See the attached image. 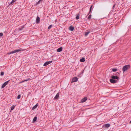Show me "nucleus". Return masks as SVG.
Masks as SVG:
<instances>
[{"mask_svg":"<svg viewBox=\"0 0 131 131\" xmlns=\"http://www.w3.org/2000/svg\"><path fill=\"white\" fill-rule=\"evenodd\" d=\"M111 79H110L111 83L113 84L115 83L118 82L119 80V78L118 76L112 75Z\"/></svg>","mask_w":131,"mask_h":131,"instance_id":"1","label":"nucleus"},{"mask_svg":"<svg viewBox=\"0 0 131 131\" xmlns=\"http://www.w3.org/2000/svg\"><path fill=\"white\" fill-rule=\"evenodd\" d=\"M59 95V92H58L55 96L54 98V100H57L58 99Z\"/></svg>","mask_w":131,"mask_h":131,"instance_id":"9","label":"nucleus"},{"mask_svg":"<svg viewBox=\"0 0 131 131\" xmlns=\"http://www.w3.org/2000/svg\"><path fill=\"white\" fill-rule=\"evenodd\" d=\"M110 126V125L109 124H106L103 125V127L105 128H108Z\"/></svg>","mask_w":131,"mask_h":131,"instance_id":"7","label":"nucleus"},{"mask_svg":"<svg viewBox=\"0 0 131 131\" xmlns=\"http://www.w3.org/2000/svg\"><path fill=\"white\" fill-rule=\"evenodd\" d=\"M87 99V98L86 97H84L81 100V102L82 103L85 102Z\"/></svg>","mask_w":131,"mask_h":131,"instance_id":"11","label":"nucleus"},{"mask_svg":"<svg viewBox=\"0 0 131 131\" xmlns=\"http://www.w3.org/2000/svg\"><path fill=\"white\" fill-rule=\"evenodd\" d=\"M15 106V105H12L11 107V110H13L14 109Z\"/></svg>","mask_w":131,"mask_h":131,"instance_id":"23","label":"nucleus"},{"mask_svg":"<svg viewBox=\"0 0 131 131\" xmlns=\"http://www.w3.org/2000/svg\"><path fill=\"white\" fill-rule=\"evenodd\" d=\"M10 81V80H9L6 82H5L4 83L2 84L1 88L2 89L4 88L7 84H8L9 81Z\"/></svg>","mask_w":131,"mask_h":131,"instance_id":"3","label":"nucleus"},{"mask_svg":"<svg viewBox=\"0 0 131 131\" xmlns=\"http://www.w3.org/2000/svg\"><path fill=\"white\" fill-rule=\"evenodd\" d=\"M30 80V79L29 78L28 79H27V80H24L23 81L21 82H20V83H23V82H25V81H28V80Z\"/></svg>","mask_w":131,"mask_h":131,"instance_id":"21","label":"nucleus"},{"mask_svg":"<svg viewBox=\"0 0 131 131\" xmlns=\"http://www.w3.org/2000/svg\"><path fill=\"white\" fill-rule=\"evenodd\" d=\"M80 61L81 62H84L85 61L84 58L82 57V58L81 59H80Z\"/></svg>","mask_w":131,"mask_h":131,"instance_id":"17","label":"nucleus"},{"mask_svg":"<svg viewBox=\"0 0 131 131\" xmlns=\"http://www.w3.org/2000/svg\"><path fill=\"white\" fill-rule=\"evenodd\" d=\"M130 68V65L129 64L124 66L122 69V70L123 71V72L124 73L126 71L128 70Z\"/></svg>","mask_w":131,"mask_h":131,"instance_id":"2","label":"nucleus"},{"mask_svg":"<svg viewBox=\"0 0 131 131\" xmlns=\"http://www.w3.org/2000/svg\"><path fill=\"white\" fill-rule=\"evenodd\" d=\"M38 103H37L36 105L34 106L32 108V110H34L38 106Z\"/></svg>","mask_w":131,"mask_h":131,"instance_id":"12","label":"nucleus"},{"mask_svg":"<svg viewBox=\"0 0 131 131\" xmlns=\"http://www.w3.org/2000/svg\"><path fill=\"white\" fill-rule=\"evenodd\" d=\"M3 35V34L2 32H1L0 33V37L2 36Z\"/></svg>","mask_w":131,"mask_h":131,"instance_id":"29","label":"nucleus"},{"mask_svg":"<svg viewBox=\"0 0 131 131\" xmlns=\"http://www.w3.org/2000/svg\"><path fill=\"white\" fill-rule=\"evenodd\" d=\"M62 47H60L57 50V51L58 52H60L62 50Z\"/></svg>","mask_w":131,"mask_h":131,"instance_id":"13","label":"nucleus"},{"mask_svg":"<svg viewBox=\"0 0 131 131\" xmlns=\"http://www.w3.org/2000/svg\"><path fill=\"white\" fill-rule=\"evenodd\" d=\"M21 97V95L20 94H19L18 95L17 97V99H19Z\"/></svg>","mask_w":131,"mask_h":131,"instance_id":"25","label":"nucleus"},{"mask_svg":"<svg viewBox=\"0 0 131 131\" xmlns=\"http://www.w3.org/2000/svg\"><path fill=\"white\" fill-rule=\"evenodd\" d=\"M52 62V61L46 62L43 64L44 66H46L49 64L51 63Z\"/></svg>","mask_w":131,"mask_h":131,"instance_id":"5","label":"nucleus"},{"mask_svg":"<svg viewBox=\"0 0 131 131\" xmlns=\"http://www.w3.org/2000/svg\"><path fill=\"white\" fill-rule=\"evenodd\" d=\"M90 32V31H89L88 32H86L85 34V36H86V37L87 36V35H88L89 33Z\"/></svg>","mask_w":131,"mask_h":131,"instance_id":"22","label":"nucleus"},{"mask_svg":"<svg viewBox=\"0 0 131 131\" xmlns=\"http://www.w3.org/2000/svg\"><path fill=\"white\" fill-rule=\"evenodd\" d=\"M24 27H22L21 28V30L23 29V28Z\"/></svg>","mask_w":131,"mask_h":131,"instance_id":"34","label":"nucleus"},{"mask_svg":"<svg viewBox=\"0 0 131 131\" xmlns=\"http://www.w3.org/2000/svg\"><path fill=\"white\" fill-rule=\"evenodd\" d=\"M52 27V25H50L48 27V29H50L51 28V27Z\"/></svg>","mask_w":131,"mask_h":131,"instance_id":"28","label":"nucleus"},{"mask_svg":"<svg viewBox=\"0 0 131 131\" xmlns=\"http://www.w3.org/2000/svg\"><path fill=\"white\" fill-rule=\"evenodd\" d=\"M117 70V69L116 68H113L112 69V71L113 72H116Z\"/></svg>","mask_w":131,"mask_h":131,"instance_id":"24","label":"nucleus"},{"mask_svg":"<svg viewBox=\"0 0 131 131\" xmlns=\"http://www.w3.org/2000/svg\"><path fill=\"white\" fill-rule=\"evenodd\" d=\"M116 4H114V5H113V7H112V8H113V9H114V7H115V6L116 5Z\"/></svg>","mask_w":131,"mask_h":131,"instance_id":"30","label":"nucleus"},{"mask_svg":"<svg viewBox=\"0 0 131 131\" xmlns=\"http://www.w3.org/2000/svg\"><path fill=\"white\" fill-rule=\"evenodd\" d=\"M4 74V72H1V73L0 75L1 76H3Z\"/></svg>","mask_w":131,"mask_h":131,"instance_id":"27","label":"nucleus"},{"mask_svg":"<svg viewBox=\"0 0 131 131\" xmlns=\"http://www.w3.org/2000/svg\"><path fill=\"white\" fill-rule=\"evenodd\" d=\"M18 29H19V30H21V28H19Z\"/></svg>","mask_w":131,"mask_h":131,"instance_id":"31","label":"nucleus"},{"mask_svg":"<svg viewBox=\"0 0 131 131\" xmlns=\"http://www.w3.org/2000/svg\"><path fill=\"white\" fill-rule=\"evenodd\" d=\"M21 50L19 49L15 50L14 51H12L10 52L9 54H13L16 52H18L20 51Z\"/></svg>","mask_w":131,"mask_h":131,"instance_id":"4","label":"nucleus"},{"mask_svg":"<svg viewBox=\"0 0 131 131\" xmlns=\"http://www.w3.org/2000/svg\"><path fill=\"white\" fill-rule=\"evenodd\" d=\"M119 75V73L118 72H116L114 73H113V75H114V76H115V75H116V76H118Z\"/></svg>","mask_w":131,"mask_h":131,"instance_id":"18","label":"nucleus"},{"mask_svg":"<svg viewBox=\"0 0 131 131\" xmlns=\"http://www.w3.org/2000/svg\"><path fill=\"white\" fill-rule=\"evenodd\" d=\"M37 117L36 116H35L34 117L33 119V120L32 123H35L36 122V121L37 120Z\"/></svg>","mask_w":131,"mask_h":131,"instance_id":"16","label":"nucleus"},{"mask_svg":"<svg viewBox=\"0 0 131 131\" xmlns=\"http://www.w3.org/2000/svg\"><path fill=\"white\" fill-rule=\"evenodd\" d=\"M78 80V78L76 77H73L72 79V81L71 83L73 82H76Z\"/></svg>","mask_w":131,"mask_h":131,"instance_id":"6","label":"nucleus"},{"mask_svg":"<svg viewBox=\"0 0 131 131\" xmlns=\"http://www.w3.org/2000/svg\"><path fill=\"white\" fill-rule=\"evenodd\" d=\"M80 16V15L79 14H78L75 17V19L77 20L79 18V16Z\"/></svg>","mask_w":131,"mask_h":131,"instance_id":"20","label":"nucleus"},{"mask_svg":"<svg viewBox=\"0 0 131 131\" xmlns=\"http://www.w3.org/2000/svg\"><path fill=\"white\" fill-rule=\"evenodd\" d=\"M91 16H92L91 15H89L88 18V19L90 20L91 18Z\"/></svg>","mask_w":131,"mask_h":131,"instance_id":"26","label":"nucleus"},{"mask_svg":"<svg viewBox=\"0 0 131 131\" xmlns=\"http://www.w3.org/2000/svg\"><path fill=\"white\" fill-rule=\"evenodd\" d=\"M129 123L130 124H131V120L130 121Z\"/></svg>","mask_w":131,"mask_h":131,"instance_id":"35","label":"nucleus"},{"mask_svg":"<svg viewBox=\"0 0 131 131\" xmlns=\"http://www.w3.org/2000/svg\"><path fill=\"white\" fill-rule=\"evenodd\" d=\"M40 22V17L37 16L36 18V23H38Z\"/></svg>","mask_w":131,"mask_h":131,"instance_id":"10","label":"nucleus"},{"mask_svg":"<svg viewBox=\"0 0 131 131\" xmlns=\"http://www.w3.org/2000/svg\"><path fill=\"white\" fill-rule=\"evenodd\" d=\"M16 1V0H13L9 4V5L7 7H8L9 6H11L14 3V2Z\"/></svg>","mask_w":131,"mask_h":131,"instance_id":"8","label":"nucleus"},{"mask_svg":"<svg viewBox=\"0 0 131 131\" xmlns=\"http://www.w3.org/2000/svg\"><path fill=\"white\" fill-rule=\"evenodd\" d=\"M69 29L71 31H73L74 29V27L72 26H71L69 27Z\"/></svg>","mask_w":131,"mask_h":131,"instance_id":"14","label":"nucleus"},{"mask_svg":"<svg viewBox=\"0 0 131 131\" xmlns=\"http://www.w3.org/2000/svg\"><path fill=\"white\" fill-rule=\"evenodd\" d=\"M42 0H39L38 2L36 3L35 4V5L37 6L38 4H39L40 3V2H41L42 1Z\"/></svg>","mask_w":131,"mask_h":131,"instance_id":"19","label":"nucleus"},{"mask_svg":"<svg viewBox=\"0 0 131 131\" xmlns=\"http://www.w3.org/2000/svg\"><path fill=\"white\" fill-rule=\"evenodd\" d=\"M24 27H22L21 28V30L23 29V28Z\"/></svg>","mask_w":131,"mask_h":131,"instance_id":"33","label":"nucleus"},{"mask_svg":"<svg viewBox=\"0 0 131 131\" xmlns=\"http://www.w3.org/2000/svg\"><path fill=\"white\" fill-rule=\"evenodd\" d=\"M84 70H83L82 71V73H83V72H84Z\"/></svg>","mask_w":131,"mask_h":131,"instance_id":"32","label":"nucleus"},{"mask_svg":"<svg viewBox=\"0 0 131 131\" xmlns=\"http://www.w3.org/2000/svg\"><path fill=\"white\" fill-rule=\"evenodd\" d=\"M92 7H93V5H91L90 7V11H89V13L88 14V15H89V14L92 12Z\"/></svg>","mask_w":131,"mask_h":131,"instance_id":"15","label":"nucleus"}]
</instances>
